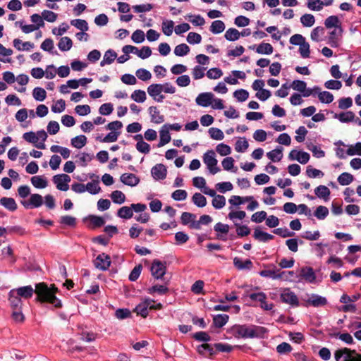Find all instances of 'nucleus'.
I'll return each mask as SVG.
<instances>
[{
    "mask_svg": "<svg viewBox=\"0 0 361 361\" xmlns=\"http://www.w3.org/2000/svg\"><path fill=\"white\" fill-rule=\"evenodd\" d=\"M15 290L19 297L30 298L35 292L37 295V300L42 302L51 303L56 307H61V300L55 296V293L58 289L54 287V286L48 287L45 283H39L36 284L35 290L31 286L20 287Z\"/></svg>",
    "mask_w": 361,
    "mask_h": 361,
    "instance_id": "1",
    "label": "nucleus"
},
{
    "mask_svg": "<svg viewBox=\"0 0 361 361\" xmlns=\"http://www.w3.org/2000/svg\"><path fill=\"white\" fill-rule=\"evenodd\" d=\"M231 334L237 338H263L268 333L264 326L247 324H235L230 329Z\"/></svg>",
    "mask_w": 361,
    "mask_h": 361,
    "instance_id": "2",
    "label": "nucleus"
},
{
    "mask_svg": "<svg viewBox=\"0 0 361 361\" xmlns=\"http://www.w3.org/2000/svg\"><path fill=\"white\" fill-rule=\"evenodd\" d=\"M334 358L336 361H361V354L355 350L343 348L334 352Z\"/></svg>",
    "mask_w": 361,
    "mask_h": 361,
    "instance_id": "3",
    "label": "nucleus"
},
{
    "mask_svg": "<svg viewBox=\"0 0 361 361\" xmlns=\"http://www.w3.org/2000/svg\"><path fill=\"white\" fill-rule=\"evenodd\" d=\"M203 161L207 165L209 172L212 174H216L220 169L217 167V159L215 158V152L213 150H209L203 156Z\"/></svg>",
    "mask_w": 361,
    "mask_h": 361,
    "instance_id": "4",
    "label": "nucleus"
},
{
    "mask_svg": "<svg viewBox=\"0 0 361 361\" xmlns=\"http://www.w3.org/2000/svg\"><path fill=\"white\" fill-rule=\"evenodd\" d=\"M280 298L282 302L288 304L292 307L299 306L298 296L290 288L283 289L280 294Z\"/></svg>",
    "mask_w": 361,
    "mask_h": 361,
    "instance_id": "5",
    "label": "nucleus"
},
{
    "mask_svg": "<svg viewBox=\"0 0 361 361\" xmlns=\"http://www.w3.org/2000/svg\"><path fill=\"white\" fill-rule=\"evenodd\" d=\"M152 275L157 279H161L166 274V262L154 259L151 266Z\"/></svg>",
    "mask_w": 361,
    "mask_h": 361,
    "instance_id": "6",
    "label": "nucleus"
},
{
    "mask_svg": "<svg viewBox=\"0 0 361 361\" xmlns=\"http://www.w3.org/2000/svg\"><path fill=\"white\" fill-rule=\"evenodd\" d=\"M71 181V177L67 174H58L53 177V182L56 188L61 191H67L69 189L68 183Z\"/></svg>",
    "mask_w": 361,
    "mask_h": 361,
    "instance_id": "7",
    "label": "nucleus"
},
{
    "mask_svg": "<svg viewBox=\"0 0 361 361\" xmlns=\"http://www.w3.org/2000/svg\"><path fill=\"white\" fill-rule=\"evenodd\" d=\"M249 298L252 301H259L261 303L260 307L264 310H271L274 307L272 303H267V295L263 292L251 293L249 295Z\"/></svg>",
    "mask_w": 361,
    "mask_h": 361,
    "instance_id": "8",
    "label": "nucleus"
},
{
    "mask_svg": "<svg viewBox=\"0 0 361 361\" xmlns=\"http://www.w3.org/2000/svg\"><path fill=\"white\" fill-rule=\"evenodd\" d=\"M94 267L100 270H106L111 265V258L105 253L99 255L94 261Z\"/></svg>",
    "mask_w": 361,
    "mask_h": 361,
    "instance_id": "9",
    "label": "nucleus"
},
{
    "mask_svg": "<svg viewBox=\"0 0 361 361\" xmlns=\"http://www.w3.org/2000/svg\"><path fill=\"white\" fill-rule=\"evenodd\" d=\"M25 208H37L42 205L43 198L39 194L31 195L29 201H21Z\"/></svg>",
    "mask_w": 361,
    "mask_h": 361,
    "instance_id": "10",
    "label": "nucleus"
},
{
    "mask_svg": "<svg viewBox=\"0 0 361 361\" xmlns=\"http://www.w3.org/2000/svg\"><path fill=\"white\" fill-rule=\"evenodd\" d=\"M161 84H152L147 87L148 94L158 102H163L164 99V96L161 94Z\"/></svg>",
    "mask_w": 361,
    "mask_h": 361,
    "instance_id": "11",
    "label": "nucleus"
},
{
    "mask_svg": "<svg viewBox=\"0 0 361 361\" xmlns=\"http://www.w3.org/2000/svg\"><path fill=\"white\" fill-rule=\"evenodd\" d=\"M151 173L155 180H164L166 177L167 170L162 164H157L152 168Z\"/></svg>",
    "mask_w": 361,
    "mask_h": 361,
    "instance_id": "12",
    "label": "nucleus"
},
{
    "mask_svg": "<svg viewBox=\"0 0 361 361\" xmlns=\"http://www.w3.org/2000/svg\"><path fill=\"white\" fill-rule=\"evenodd\" d=\"M308 305L313 306L314 307H323L327 304V300L325 297L312 294L306 301Z\"/></svg>",
    "mask_w": 361,
    "mask_h": 361,
    "instance_id": "13",
    "label": "nucleus"
},
{
    "mask_svg": "<svg viewBox=\"0 0 361 361\" xmlns=\"http://www.w3.org/2000/svg\"><path fill=\"white\" fill-rule=\"evenodd\" d=\"M341 27H337L334 30L329 32V44L331 47H338L339 46V38L342 35Z\"/></svg>",
    "mask_w": 361,
    "mask_h": 361,
    "instance_id": "14",
    "label": "nucleus"
},
{
    "mask_svg": "<svg viewBox=\"0 0 361 361\" xmlns=\"http://www.w3.org/2000/svg\"><path fill=\"white\" fill-rule=\"evenodd\" d=\"M214 94L211 92H204L200 94L195 99L196 103L201 106L207 107L212 104Z\"/></svg>",
    "mask_w": 361,
    "mask_h": 361,
    "instance_id": "15",
    "label": "nucleus"
},
{
    "mask_svg": "<svg viewBox=\"0 0 361 361\" xmlns=\"http://www.w3.org/2000/svg\"><path fill=\"white\" fill-rule=\"evenodd\" d=\"M23 137L27 142L33 144L38 149H44L46 147L44 143L38 142L37 135L34 132L25 133L23 134Z\"/></svg>",
    "mask_w": 361,
    "mask_h": 361,
    "instance_id": "16",
    "label": "nucleus"
},
{
    "mask_svg": "<svg viewBox=\"0 0 361 361\" xmlns=\"http://www.w3.org/2000/svg\"><path fill=\"white\" fill-rule=\"evenodd\" d=\"M8 300L13 310H19L22 307V300L20 297L16 293L15 289L9 292Z\"/></svg>",
    "mask_w": 361,
    "mask_h": 361,
    "instance_id": "17",
    "label": "nucleus"
},
{
    "mask_svg": "<svg viewBox=\"0 0 361 361\" xmlns=\"http://www.w3.org/2000/svg\"><path fill=\"white\" fill-rule=\"evenodd\" d=\"M300 276L309 283H313L316 279L313 269L309 267H305L300 269Z\"/></svg>",
    "mask_w": 361,
    "mask_h": 361,
    "instance_id": "18",
    "label": "nucleus"
},
{
    "mask_svg": "<svg viewBox=\"0 0 361 361\" xmlns=\"http://www.w3.org/2000/svg\"><path fill=\"white\" fill-rule=\"evenodd\" d=\"M120 178L123 183L130 186H135L140 181L139 178L133 173H123Z\"/></svg>",
    "mask_w": 361,
    "mask_h": 361,
    "instance_id": "19",
    "label": "nucleus"
},
{
    "mask_svg": "<svg viewBox=\"0 0 361 361\" xmlns=\"http://www.w3.org/2000/svg\"><path fill=\"white\" fill-rule=\"evenodd\" d=\"M149 113L151 116V121L154 123H161L164 121V117L161 115L160 111L156 106H150L149 108Z\"/></svg>",
    "mask_w": 361,
    "mask_h": 361,
    "instance_id": "20",
    "label": "nucleus"
},
{
    "mask_svg": "<svg viewBox=\"0 0 361 361\" xmlns=\"http://www.w3.org/2000/svg\"><path fill=\"white\" fill-rule=\"evenodd\" d=\"M315 195L321 199L327 201L331 194L330 190L325 185H319L314 190Z\"/></svg>",
    "mask_w": 361,
    "mask_h": 361,
    "instance_id": "21",
    "label": "nucleus"
},
{
    "mask_svg": "<svg viewBox=\"0 0 361 361\" xmlns=\"http://www.w3.org/2000/svg\"><path fill=\"white\" fill-rule=\"evenodd\" d=\"M0 204L6 209L11 212H14L17 209L18 206L15 200L12 197H4L0 200Z\"/></svg>",
    "mask_w": 361,
    "mask_h": 361,
    "instance_id": "22",
    "label": "nucleus"
},
{
    "mask_svg": "<svg viewBox=\"0 0 361 361\" xmlns=\"http://www.w3.org/2000/svg\"><path fill=\"white\" fill-rule=\"evenodd\" d=\"M283 147H277L275 149L267 153V157L272 161H279L283 158Z\"/></svg>",
    "mask_w": 361,
    "mask_h": 361,
    "instance_id": "23",
    "label": "nucleus"
},
{
    "mask_svg": "<svg viewBox=\"0 0 361 361\" xmlns=\"http://www.w3.org/2000/svg\"><path fill=\"white\" fill-rule=\"evenodd\" d=\"M149 304V301L143 300L135 307L134 312H136L137 315H140L145 318L148 315V306Z\"/></svg>",
    "mask_w": 361,
    "mask_h": 361,
    "instance_id": "24",
    "label": "nucleus"
},
{
    "mask_svg": "<svg viewBox=\"0 0 361 361\" xmlns=\"http://www.w3.org/2000/svg\"><path fill=\"white\" fill-rule=\"evenodd\" d=\"M229 316L226 314H219L214 316L213 325L216 328L223 327L228 321Z\"/></svg>",
    "mask_w": 361,
    "mask_h": 361,
    "instance_id": "25",
    "label": "nucleus"
},
{
    "mask_svg": "<svg viewBox=\"0 0 361 361\" xmlns=\"http://www.w3.org/2000/svg\"><path fill=\"white\" fill-rule=\"evenodd\" d=\"M253 237L260 242H267L274 238V235L264 232L259 228H255L253 234Z\"/></svg>",
    "mask_w": 361,
    "mask_h": 361,
    "instance_id": "26",
    "label": "nucleus"
},
{
    "mask_svg": "<svg viewBox=\"0 0 361 361\" xmlns=\"http://www.w3.org/2000/svg\"><path fill=\"white\" fill-rule=\"evenodd\" d=\"M159 134H160V140L158 144V147H161L170 142L171 136H170L169 129L166 128V126H164L162 127L161 130L159 132Z\"/></svg>",
    "mask_w": 361,
    "mask_h": 361,
    "instance_id": "27",
    "label": "nucleus"
},
{
    "mask_svg": "<svg viewBox=\"0 0 361 361\" xmlns=\"http://www.w3.org/2000/svg\"><path fill=\"white\" fill-rule=\"evenodd\" d=\"M14 47L18 51L30 50L34 47V44L30 42H23L19 39H15L13 42Z\"/></svg>",
    "mask_w": 361,
    "mask_h": 361,
    "instance_id": "28",
    "label": "nucleus"
},
{
    "mask_svg": "<svg viewBox=\"0 0 361 361\" xmlns=\"http://www.w3.org/2000/svg\"><path fill=\"white\" fill-rule=\"evenodd\" d=\"M73 45L72 40L68 37H63L60 39L58 47L62 51H68L71 49Z\"/></svg>",
    "mask_w": 361,
    "mask_h": 361,
    "instance_id": "29",
    "label": "nucleus"
},
{
    "mask_svg": "<svg viewBox=\"0 0 361 361\" xmlns=\"http://www.w3.org/2000/svg\"><path fill=\"white\" fill-rule=\"evenodd\" d=\"M274 51V48L269 43H261L256 48V52L259 54H271Z\"/></svg>",
    "mask_w": 361,
    "mask_h": 361,
    "instance_id": "30",
    "label": "nucleus"
},
{
    "mask_svg": "<svg viewBox=\"0 0 361 361\" xmlns=\"http://www.w3.org/2000/svg\"><path fill=\"white\" fill-rule=\"evenodd\" d=\"M225 30V24L222 20H216L212 23L210 31L213 34L221 33Z\"/></svg>",
    "mask_w": 361,
    "mask_h": 361,
    "instance_id": "31",
    "label": "nucleus"
},
{
    "mask_svg": "<svg viewBox=\"0 0 361 361\" xmlns=\"http://www.w3.org/2000/svg\"><path fill=\"white\" fill-rule=\"evenodd\" d=\"M233 264L235 267L238 269H250L252 267V263L250 259H247L243 262L238 257L233 259Z\"/></svg>",
    "mask_w": 361,
    "mask_h": 361,
    "instance_id": "32",
    "label": "nucleus"
},
{
    "mask_svg": "<svg viewBox=\"0 0 361 361\" xmlns=\"http://www.w3.org/2000/svg\"><path fill=\"white\" fill-rule=\"evenodd\" d=\"M192 202L198 207H204L207 204V199L200 192H195L192 197Z\"/></svg>",
    "mask_w": 361,
    "mask_h": 361,
    "instance_id": "33",
    "label": "nucleus"
},
{
    "mask_svg": "<svg viewBox=\"0 0 361 361\" xmlns=\"http://www.w3.org/2000/svg\"><path fill=\"white\" fill-rule=\"evenodd\" d=\"M87 143V137L85 135H80L71 139V145L77 148L80 149Z\"/></svg>",
    "mask_w": 361,
    "mask_h": 361,
    "instance_id": "34",
    "label": "nucleus"
},
{
    "mask_svg": "<svg viewBox=\"0 0 361 361\" xmlns=\"http://www.w3.org/2000/svg\"><path fill=\"white\" fill-rule=\"evenodd\" d=\"M31 183L36 188H44L47 186V181L40 176H35L31 178Z\"/></svg>",
    "mask_w": 361,
    "mask_h": 361,
    "instance_id": "35",
    "label": "nucleus"
},
{
    "mask_svg": "<svg viewBox=\"0 0 361 361\" xmlns=\"http://www.w3.org/2000/svg\"><path fill=\"white\" fill-rule=\"evenodd\" d=\"M324 25L328 29L332 27L337 28V27H341L339 19L336 16H331L328 17L324 21Z\"/></svg>",
    "mask_w": 361,
    "mask_h": 361,
    "instance_id": "36",
    "label": "nucleus"
},
{
    "mask_svg": "<svg viewBox=\"0 0 361 361\" xmlns=\"http://www.w3.org/2000/svg\"><path fill=\"white\" fill-rule=\"evenodd\" d=\"M117 215L120 218L129 219L133 216V212L130 207L124 206L118 210Z\"/></svg>",
    "mask_w": 361,
    "mask_h": 361,
    "instance_id": "37",
    "label": "nucleus"
},
{
    "mask_svg": "<svg viewBox=\"0 0 361 361\" xmlns=\"http://www.w3.org/2000/svg\"><path fill=\"white\" fill-rule=\"evenodd\" d=\"M337 180L340 185H348L353 181V176L348 172H343Z\"/></svg>",
    "mask_w": 361,
    "mask_h": 361,
    "instance_id": "38",
    "label": "nucleus"
},
{
    "mask_svg": "<svg viewBox=\"0 0 361 361\" xmlns=\"http://www.w3.org/2000/svg\"><path fill=\"white\" fill-rule=\"evenodd\" d=\"M355 114L352 111L342 112L339 114H335L334 118H338L342 123L352 121L354 119Z\"/></svg>",
    "mask_w": 361,
    "mask_h": 361,
    "instance_id": "39",
    "label": "nucleus"
},
{
    "mask_svg": "<svg viewBox=\"0 0 361 361\" xmlns=\"http://www.w3.org/2000/svg\"><path fill=\"white\" fill-rule=\"evenodd\" d=\"M240 36V32L235 28H229L225 32L224 37L228 41H235Z\"/></svg>",
    "mask_w": 361,
    "mask_h": 361,
    "instance_id": "40",
    "label": "nucleus"
},
{
    "mask_svg": "<svg viewBox=\"0 0 361 361\" xmlns=\"http://www.w3.org/2000/svg\"><path fill=\"white\" fill-rule=\"evenodd\" d=\"M86 190L92 195L99 193L101 190V188L99 185V181L93 180L92 182L87 183V184L85 185V191Z\"/></svg>",
    "mask_w": 361,
    "mask_h": 361,
    "instance_id": "41",
    "label": "nucleus"
},
{
    "mask_svg": "<svg viewBox=\"0 0 361 361\" xmlns=\"http://www.w3.org/2000/svg\"><path fill=\"white\" fill-rule=\"evenodd\" d=\"M190 52V47L186 44L177 45L174 49V54L178 56H184Z\"/></svg>",
    "mask_w": 361,
    "mask_h": 361,
    "instance_id": "42",
    "label": "nucleus"
},
{
    "mask_svg": "<svg viewBox=\"0 0 361 361\" xmlns=\"http://www.w3.org/2000/svg\"><path fill=\"white\" fill-rule=\"evenodd\" d=\"M226 204V198L223 195H216L212 200V206L217 209L223 208Z\"/></svg>",
    "mask_w": 361,
    "mask_h": 361,
    "instance_id": "43",
    "label": "nucleus"
},
{
    "mask_svg": "<svg viewBox=\"0 0 361 361\" xmlns=\"http://www.w3.org/2000/svg\"><path fill=\"white\" fill-rule=\"evenodd\" d=\"M71 25L80 30L81 31H87L89 29L87 21L82 19L72 20L71 21Z\"/></svg>",
    "mask_w": 361,
    "mask_h": 361,
    "instance_id": "44",
    "label": "nucleus"
},
{
    "mask_svg": "<svg viewBox=\"0 0 361 361\" xmlns=\"http://www.w3.org/2000/svg\"><path fill=\"white\" fill-rule=\"evenodd\" d=\"M111 198L114 203L123 204L126 201L125 195L120 190H115L111 192Z\"/></svg>",
    "mask_w": 361,
    "mask_h": 361,
    "instance_id": "45",
    "label": "nucleus"
},
{
    "mask_svg": "<svg viewBox=\"0 0 361 361\" xmlns=\"http://www.w3.org/2000/svg\"><path fill=\"white\" fill-rule=\"evenodd\" d=\"M300 22L304 27H312L315 23V18L313 15L306 13L301 16Z\"/></svg>",
    "mask_w": 361,
    "mask_h": 361,
    "instance_id": "46",
    "label": "nucleus"
},
{
    "mask_svg": "<svg viewBox=\"0 0 361 361\" xmlns=\"http://www.w3.org/2000/svg\"><path fill=\"white\" fill-rule=\"evenodd\" d=\"M324 34V28L321 26H318V27H314L312 30L310 37H311L312 40H313L314 42H319L321 40V37Z\"/></svg>",
    "mask_w": 361,
    "mask_h": 361,
    "instance_id": "47",
    "label": "nucleus"
},
{
    "mask_svg": "<svg viewBox=\"0 0 361 361\" xmlns=\"http://www.w3.org/2000/svg\"><path fill=\"white\" fill-rule=\"evenodd\" d=\"M130 97L136 102L142 103L146 100V93L141 90H135Z\"/></svg>",
    "mask_w": 361,
    "mask_h": 361,
    "instance_id": "48",
    "label": "nucleus"
},
{
    "mask_svg": "<svg viewBox=\"0 0 361 361\" xmlns=\"http://www.w3.org/2000/svg\"><path fill=\"white\" fill-rule=\"evenodd\" d=\"M314 215L319 220L324 219L329 215V209L325 206H319L314 213Z\"/></svg>",
    "mask_w": 361,
    "mask_h": 361,
    "instance_id": "49",
    "label": "nucleus"
},
{
    "mask_svg": "<svg viewBox=\"0 0 361 361\" xmlns=\"http://www.w3.org/2000/svg\"><path fill=\"white\" fill-rule=\"evenodd\" d=\"M197 350L200 355L204 356L206 355V353H208L209 355H212L214 354L213 348L209 344L207 343H204L198 345L197 348Z\"/></svg>",
    "mask_w": 361,
    "mask_h": 361,
    "instance_id": "50",
    "label": "nucleus"
},
{
    "mask_svg": "<svg viewBox=\"0 0 361 361\" xmlns=\"http://www.w3.org/2000/svg\"><path fill=\"white\" fill-rule=\"evenodd\" d=\"M32 95L37 101L42 102L46 99L47 92L43 88L37 87L33 90Z\"/></svg>",
    "mask_w": 361,
    "mask_h": 361,
    "instance_id": "51",
    "label": "nucleus"
},
{
    "mask_svg": "<svg viewBox=\"0 0 361 361\" xmlns=\"http://www.w3.org/2000/svg\"><path fill=\"white\" fill-rule=\"evenodd\" d=\"M210 137L216 140H222L224 137V133L221 130L216 128H211L209 129Z\"/></svg>",
    "mask_w": 361,
    "mask_h": 361,
    "instance_id": "52",
    "label": "nucleus"
},
{
    "mask_svg": "<svg viewBox=\"0 0 361 361\" xmlns=\"http://www.w3.org/2000/svg\"><path fill=\"white\" fill-rule=\"evenodd\" d=\"M249 147L248 142L246 140L245 138L240 139L236 141L235 145V149L238 152H244L247 150V149Z\"/></svg>",
    "mask_w": 361,
    "mask_h": 361,
    "instance_id": "53",
    "label": "nucleus"
},
{
    "mask_svg": "<svg viewBox=\"0 0 361 361\" xmlns=\"http://www.w3.org/2000/svg\"><path fill=\"white\" fill-rule=\"evenodd\" d=\"M318 97L321 102L326 104H329L334 100V95L327 91L320 92Z\"/></svg>",
    "mask_w": 361,
    "mask_h": 361,
    "instance_id": "54",
    "label": "nucleus"
},
{
    "mask_svg": "<svg viewBox=\"0 0 361 361\" xmlns=\"http://www.w3.org/2000/svg\"><path fill=\"white\" fill-rule=\"evenodd\" d=\"M202 41V36L196 32H190L188 33L187 36V42L189 44H199Z\"/></svg>",
    "mask_w": 361,
    "mask_h": 361,
    "instance_id": "55",
    "label": "nucleus"
},
{
    "mask_svg": "<svg viewBox=\"0 0 361 361\" xmlns=\"http://www.w3.org/2000/svg\"><path fill=\"white\" fill-rule=\"evenodd\" d=\"M168 290V288L164 285H154L149 288V293H158L159 295H164Z\"/></svg>",
    "mask_w": 361,
    "mask_h": 361,
    "instance_id": "56",
    "label": "nucleus"
},
{
    "mask_svg": "<svg viewBox=\"0 0 361 361\" xmlns=\"http://www.w3.org/2000/svg\"><path fill=\"white\" fill-rule=\"evenodd\" d=\"M233 96L238 102H242L247 99L249 93L247 90L240 89L235 91Z\"/></svg>",
    "mask_w": 361,
    "mask_h": 361,
    "instance_id": "57",
    "label": "nucleus"
},
{
    "mask_svg": "<svg viewBox=\"0 0 361 361\" xmlns=\"http://www.w3.org/2000/svg\"><path fill=\"white\" fill-rule=\"evenodd\" d=\"M174 23L172 20L164 21L162 23V31L166 36L172 35Z\"/></svg>",
    "mask_w": 361,
    "mask_h": 361,
    "instance_id": "58",
    "label": "nucleus"
},
{
    "mask_svg": "<svg viewBox=\"0 0 361 361\" xmlns=\"http://www.w3.org/2000/svg\"><path fill=\"white\" fill-rule=\"evenodd\" d=\"M349 156L360 155L361 156V142H357L355 145H350L346 151Z\"/></svg>",
    "mask_w": 361,
    "mask_h": 361,
    "instance_id": "59",
    "label": "nucleus"
},
{
    "mask_svg": "<svg viewBox=\"0 0 361 361\" xmlns=\"http://www.w3.org/2000/svg\"><path fill=\"white\" fill-rule=\"evenodd\" d=\"M324 6L322 0H314L307 3V7L312 11H321Z\"/></svg>",
    "mask_w": 361,
    "mask_h": 361,
    "instance_id": "60",
    "label": "nucleus"
},
{
    "mask_svg": "<svg viewBox=\"0 0 361 361\" xmlns=\"http://www.w3.org/2000/svg\"><path fill=\"white\" fill-rule=\"evenodd\" d=\"M216 150L221 156H226L231 153V147L224 143L219 144L216 147Z\"/></svg>",
    "mask_w": 361,
    "mask_h": 361,
    "instance_id": "61",
    "label": "nucleus"
},
{
    "mask_svg": "<svg viewBox=\"0 0 361 361\" xmlns=\"http://www.w3.org/2000/svg\"><path fill=\"white\" fill-rule=\"evenodd\" d=\"M42 16L44 20L50 23L55 22L57 18V14L49 10H44L42 13Z\"/></svg>",
    "mask_w": 361,
    "mask_h": 361,
    "instance_id": "62",
    "label": "nucleus"
},
{
    "mask_svg": "<svg viewBox=\"0 0 361 361\" xmlns=\"http://www.w3.org/2000/svg\"><path fill=\"white\" fill-rule=\"evenodd\" d=\"M188 193L185 190H176L172 195L171 197L176 201L184 200L187 198Z\"/></svg>",
    "mask_w": 361,
    "mask_h": 361,
    "instance_id": "63",
    "label": "nucleus"
},
{
    "mask_svg": "<svg viewBox=\"0 0 361 361\" xmlns=\"http://www.w3.org/2000/svg\"><path fill=\"white\" fill-rule=\"evenodd\" d=\"M136 76L140 80H142L143 81H147L151 78L152 75L149 71L144 69V68H140L136 71Z\"/></svg>",
    "mask_w": 361,
    "mask_h": 361,
    "instance_id": "64",
    "label": "nucleus"
}]
</instances>
